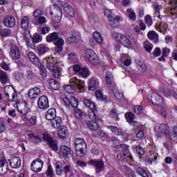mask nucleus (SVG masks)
Returning <instances> with one entry per match:
<instances>
[{
  "label": "nucleus",
  "instance_id": "nucleus-1",
  "mask_svg": "<svg viewBox=\"0 0 177 177\" xmlns=\"http://www.w3.org/2000/svg\"><path fill=\"white\" fill-rule=\"evenodd\" d=\"M18 112L23 121H26L28 127H34L37 125V116L31 113V109L27 108L26 104L18 106Z\"/></svg>",
  "mask_w": 177,
  "mask_h": 177
},
{
  "label": "nucleus",
  "instance_id": "nucleus-2",
  "mask_svg": "<svg viewBox=\"0 0 177 177\" xmlns=\"http://www.w3.org/2000/svg\"><path fill=\"white\" fill-rule=\"evenodd\" d=\"M112 35L113 38L118 41V42H120V44L123 45V46H125V48H131L132 45L136 44L135 38L132 35H122L120 33L113 32Z\"/></svg>",
  "mask_w": 177,
  "mask_h": 177
},
{
  "label": "nucleus",
  "instance_id": "nucleus-3",
  "mask_svg": "<svg viewBox=\"0 0 177 177\" xmlns=\"http://www.w3.org/2000/svg\"><path fill=\"white\" fill-rule=\"evenodd\" d=\"M85 88V82L78 80L77 77H73L70 80V84L64 86V89L66 93H73L75 89H84Z\"/></svg>",
  "mask_w": 177,
  "mask_h": 177
},
{
  "label": "nucleus",
  "instance_id": "nucleus-4",
  "mask_svg": "<svg viewBox=\"0 0 177 177\" xmlns=\"http://www.w3.org/2000/svg\"><path fill=\"white\" fill-rule=\"evenodd\" d=\"M47 42H53L55 45V52L57 53H60V52H63V45H64V40L59 37V34L57 32H54L51 34H49L46 37Z\"/></svg>",
  "mask_w": 177,
  "mask_h": 177
},
{
  "label": "nucleus",
  "instance_id": "nucleus-5",
  "mask_svg": "<svg viewBox=\"0 0 177 177\" xmlns=\"http://www.w3.org/2000/svg\"><path fill=\"white\" fill-rule=\"evenodd\" d=\"M46 59L47 62L46 67L48 70H50V71H51L53 77H54V78H59L60 75H62V69L59 68L57 63L55 62V64L53 63L55 60L52 57H48L46 58Z\"/></svg>",
  "mask_w": 177,
  "mask_h": 177
},
{
  "label": "nucleus",
  "instance_id": "nucleus-6",
  "mask_svg": "<svg viewBox=\"0 0 177 177\" xmlns=\"http://www.w3.org/2000/svg\"><path fill=\"white\" fill-rule=\"evenodd\" d=\"M84 106H86L91 111L88 113V117L91 121H97V117H96V105L93 102L88 99H85L83 101Z\"/></svg>",
  "mask_w": 177,
  "mask_h": 177
},
{
  "label": "nucleus",
  "instance_id": "nucleus-7",
  "mask_svg": "<svg viewBox=\"0 0 177 177\" xmlns=\"http://www.w3.org/2000/svg\"><path fill=\"white\" fill-rule=\"evenodd\" d=\"M120 152L118 153L117 158L119 161H124L127 157H129L130 160H133V158L129 153V150L128 149V145L125 144L121 145L119 147Z\"/></svg>",
  "mask_w": 177,
  "mask_h": 177
},
{
  "label": "nucleus",
  "instance_id": "nucleus-8",
  "mask_svg": "<svg viewBox=\"0 0 177 177\" xmlns=\"http://www.w3.org/2000/svg\"><path fill=\"white\" fill-rule=\"evenodd\" d=\"M170 133L169 127L167 124H161L158 128L155 129V135L157 138H161L162 135H164L165 138H169Z\"/></svg>",
  "mask_w": 177,
  "mask_h": 177
},
{
  "label": "nucleus",
  "instance_id": "nucleus-9",
  "mask_svg": "<svg viewBox=\"0 0 177 177\" xmlns=\"http://www.w3.org/2000/svg\"><path fill=\"white\" fill-rule=\"evenodd\" d=\"M43 139L44 142L48 143L51 150H53V151H57L59 150V144L57 143V140L53 139L52 136H50L49 133H46L43 134Z\"/></svg>",
  "mask_w": 177,
  "mask_h": 177
},
{
  "label": "nucleus",
  "instance_id": "nucleus-10",
  "mask_svg": "<svg viewBox=\"0 0 177 177\" xmlns=\"http://www.w3.org/2000/svg\"><path fill=\"white\" fill-rule=\"evenodd\" d=\"M84 53L85 58L93 66H96L97 64H99V57H97V55H96V53H95V51H93V50L86 49L85 50Z\"/></svg>",
  "mask_w": 177,
  "mask_h": 177
},
{
  "label": "nucleus",
  "instance_id": "nucleus-11",
  "mask_svg": "<svg viewBox=\"0 0 177 177\" xmlns=\"http://www.w3.org/2000/svg\"><path fill=\"white\" fill-rule=\"evenodd\" d=\"M104 15L105 16H106L109 21L110 26L113 28L117 27V23L120 21L121 17L120 16H116L115 17H114V14L113 13V12H111V10L109 9H106L104 10Z\"/></svg>",
  "mask_w": 177,
  "mask_h": 177
},
{
  "label": "nucleus",
  "instance_id": "nucleus-12",
  "mask_svg": "<svg viewBox=\"0 0 177 177\" xmlns=\"http://www.w3.org/2000/svg\"><path fill=\"white\" fill-rule=\"evenodd\" d=\"M73 71L76 74H78L80 77L82 78H88L91 75V72L87 68H82L80 65L73 66Z\"/></svg>",
  "mask_w": 177,
  "mask_h": 177
},
{
  "label": "nucleus",
  "instance_id": "nucleus-13",
  "mask_svg": "<svg viewBox=\"0 0 177 177\" xmlns=\"http://www.w3.org/2000/svg\"><path fill=\"white\" fill-rule=\"evenodd\" d=\"M88 164L95 167L96 174H100L102 171H104V162L102 159L89 160Z\"/></svg>",
  "mask_w": 177,
  "mask_h": 177
},
{
  "label": "nucleus",
  "instance_id": "nucleus-14",
  "mask_svg": "<svg viewBox=\"0 0 177 177\" xmlns=\"http://www.w3.org/2000/svg\"><path fill=\"white\" fill-rule=\"evenodd\" d=\"M86 124L87 125L88 129H90V131H97V134L99 135V136H102V133L103 132L100 129V126L99 125V124L97 123V120H89L86 122Z\"/></svg>",
  "mask_w": 177,
  "mask_h": 177
},
{
  "label": "nucleus",
  "instance_id": "nucleus-15",
  "mask_svg": "<svg viewBox=\"0 0 177 177\" xmlns=\"http://www.w3.org/2000/svg\"><path fill=\"white\" fill-rule=\"evenodd\" d=\"M149 102L154 104L155 106H161L164 101L162 100V97L158 95L157 93H152L148 97Z\"/></svg>",
  "mask_w": 177,
  "mask_h": 177
},
{
  "label": "nucleus",
  "instance_id": "nucleus-16",
  "mask_svg": "<svg viewBox=\"0 0 177 177\" xmlns=\"http://www.w3.org/2000/svg\"><path fill=\"white\" fill-rule=\"evenodd\" d=\"M37 106L41 110L49 109V100H48V97L45 95L39 97L37 100Z\"/></svg>",
  "mask_w": 177,
  "mask_h": 177
},
{
  "label": "nucleus",
  "instance_id": "nucleus-17",
  "mask_svg": "<svg viewBox=\"0 0 177 177\" xmlns=\"http://www.w3.org/2000/svg\"><path fill=\"white\" fill-rule=\"evenodd\" d=\"M42 167H44V162L38 158L32 162L30 168L33 172L38 173L42 171Z\"/></svg>",
  "mask_w": 177,
  "mask_h": 177
},
{
  "label": "nucleus",
  "instance_id": "nucleus-18",
  "mask_svg": "<svg viewBox=\"0 0 177 177\" xmlns=\"http://www.w3.org/2000/svg\"><path fill=\"white\" fill-rule=\"evenodd\" d=\"M54 15V23H60V21H62V9L60 8V7L56 6H55L54 8V12H50V16H53Z\"/></svg>",
  "mask_w": 177,
  "mask_h": 177
},
{
  "label": "nucleus",
  "instance_id": "nucleus-19",
  "mask_svg": "<svg viewBox=\"0 0 177 177\" xmlns=\"http://www.w3.org/2000/svg\"><path fill=\"white\" fill-rule=\"evenodd\" d=\"M75 149L77 157H84L86 153V143L75 145Z\"/></svg>",
  "mask_w": 177,
  "mask_h": 177
},
{
  "label": "nucleus",
  "instance_id": "nucleus-20",
  "mask_svg": "<svg viewBox=\"0 0 177 177\" xmlns=\"http://www.w3.org/2000/svg\"><path fill=\"white\" fill-rule=\"evenodd\" d=\"M3 23L6 27L12 28L16 26V19L12 16H6Z\"/></svg>",
  "mask_w": 177,
  "mask_h": 177
},
{
  "label": "nucleus",
  "instance_id": "nucleus-21",
  "mask_svg": "<svg viewBox=\"0 0 177 177\" xmlns=\"http://www.w3.org/2000/svg\"><path fill=\"white\" fill-rule=\"evenodd\" d=\"M10 56L13 60H17L20 59V50L17 46H12L10 52Z\"/></svg>",
  "mask_w": 177,
  "mask_h": 177
},
{
  "label": "nucleus",
  "instance_id": "nucleus-22",
  "mask_svg": "<svg viewBox=\"0 0 177 177\" xmlns=\"http://www.w3.org/2000/svg\"><path fill=\"white\" fill-rule=\"evenodd\" d=\"M81 39V34L78 32H74L71 36L68 38V44H77Z\"/></svg>",
  "mask_w": 177,
  "mask_h": 177
},
{
  "label": "nucleus",
  "instance_id": "nucleus-23",
  "mask_svg": "<svg viewBox=\"0 0 177 177\" xmlns=\"http://www.w3.org/2000/svg\"><path fill=\"white\" fill-rule=\"evenodd\" d=\"M39 95H41V88L38 87L30 88L28 91V96L30 99H37Z\"/></svg>",
  "mask_w": 177,
  "mask_h": 177
},
{
  "label": "nucleus",
  "instance_id": "nucleus-24",
  "mask_svg": "<svg viewBox=\"0 0 177 177\" xmlns=\"http://www.w3.org/2000/svg\"><path fill=\"white\" fill-rule=\"evenodd\" d=\"M9 161L11 168H19L21 165V160L17 156L11 157Z\"/></svg>",
  "mask_w": 177,
  "mask_h": 177
},
{
  "label": "nucleus",
  "instance_id": "nucleus-25",
  "mask_svg": "<svg viewBox=\"0 0 177 177\" xmlns=\"http://www.w3.org/2000/svg\"><path fill=\"white\" fill-rule=\"evenodd\" d=\"M171 8L170 15L171 16L172 19H176L177 17V0H171Z\"/></svg>",
  "mask_w": 177,
  "mask_h": 177
},
{
  "label": "nucleus",
  "instance_id": "nucleus-26",
  "mask_svg": "<svg viewBox=\"0 0 177 177\" xmlns=\"http://www.w3.org/2000/svg\"><path fill=\"white\" fill-rule=\"evenodd\" d=\"M60 151H61L62 156H64V157H65L66 158H68V157H70V156H71V148H70L66 145L61 146Z\"/></svg>",
  "mask_w": 177,
  "mask_h": 177
},
{
  "label": "nucleus",
  "instance_id": "nucleus-27",
  "mask_svg": "<svg viewBox=\"0 0 177 177\" xmlns=\"http://www.w3.org/2000/svg\"><path fill=\"white\" fill-rule=\"evenodd\" d=\"M6 160L3 158H0V175L3 176L6 174L7 168H6Z\"/></svg>",
  "mask_w": 177,
  "mask_h": 177
},
{
  "label": "nucleus",
  "instance_id": "nucleus-28",
  "mask_svg": "<svg viewBox=\"0 0 177 177\" xmlns=\"http://www.w3.org/2000/svg\"><path fill=\"white\" fill-rule=\"evenodd\" d=\"M56 118V109L54 108L50 109L46 113V118L48 121H52V120Z\"/></svg>",
  "mask_w": 177,
  "mask_h": 177
},
{
  "label": "nucleus",
  "instance_id": "nucleus-29",
  "mask_svg": "<svg viewBox=\"0 0 177 177\" xmlns=\"http://www.w3.org/2000/svg\"><path fill=\"white\" fill-rule=\"evenodd\" d=\"M29 60L35 66H39V59L32 52H30L28 55Z\"/></svg>",
  "mask_w": 177,
  "mask_h": 177
},
{
  "label": "nucleus",
  "instance_id": "nucleus-30",
  "mask_svg": "<svg viewBox=\"0 0 177 177\" xmlns=\"http://www.w3.org/2000/svg\"><path fill=\"white\" fill-rule=\"evenodd\" d=\"M162 93L163 96H165L166 97H171V96H172L174 99H176V100H177V93L172 89L162 91Z\"/></svg>",
  "mask_w": 177,
  "mask_h": 177
},
{
  "label": "nucleus",
  "instance_id": "nucleus-31",
  "mask_svg": "<svg viewBox=\"0 0 177 177\" xmlns=\"http://www.w3.org/2000/svg\"><path fill=\"white\" fill-rule=\"evenodd\" d=\"M58 129V136L61 139H64L68 135V130L65 126H61Z\"/></svg>",
  "mask_w": 177,
  "mask_h": 177
},
{
  "label": "nucleus",
  "instance_id": "nucleus-32",
  "mask_svg": "<svg viewBox=\"0 0 177 177\" xmlns=\"http://www.w3.org/2000/svg\"><path fill=\"white\" fill-rule=\"evenodd\" d=\"M51 121V127H53V128L59 129L60 127H62V118L60 117H55V118Z\"/></svg>",
  "mask_w": 177,
  "mask_h": 177
},
{
  "label": "nucleus",
  "instance_id": "nucleus-33",
  "mask_svg": "<svg viewBox=\"0 0 177 177\" xmlns=\"http://www.w3.org/2000/svg\"><path fill=\"white\" fill-rule=\"evenodd\" d=\"M0 82L3 85H6V84L9 82V76H8V73H6V72L0 71Z\"/></svg>",
  "mask_w": 177,
  "mask_h": 177
},
{
  "label": "nucleus",
  "instance_id": "nucleus-34",
  "mask_svg": "<svg viewBox=\"0 0 177 177\" xmlns=\"http://www.w3.org/2000/svg\"><path fill=\"white\" fill-rule=\"evenodd\" d=\"M99 83L95 78H91L88 82V87L90 91H95L97 88Z\"/></svg>",
  "mask_w": 177,
  "mask_h": 177
},
{
  "label": "nucleus",
  "instance_id": "nucleus-35",
  "mask_svg": "<svg viewBox=\"0 0 177 177\" xmlns=\"http://www.w3.org/2000/svg\"><path fill=\"white\" fill-rule=\"evenodd\" d=\"M49 85L50 88L53 89V91H57L60 89V84H59V82H56L54 79H50Z\"/></svg>",
  "mask_w": 177,
  "mask_h": 177
},
{
  "label": "nucleus",
  "instance_id": "nucleus-36",
  "mask_svg": "<svg viewBox=\"0 0 177 177\" xmlns=\"http://www.w3.org/2000/svg\"><path fill=\"white\" fill-rule=\"evenodd\" d=\"M37 52L39 55H44L46 52H49V48L45 44H40L37 46Z\"/></svg>",
  "mask_w": 177,
  "mask_h": 177
},
{
  "label": "nucleus",
  "instance_id": "nucleus-37",
  "mask_svg": "<svg viewBox=\"0 0 177 177\" xmlns=\"http://www.w3.org/2000/svg\"><path fill=\"white\" fill-rule=\"evenodd\" d=\"M55 172L57 175L60 176L63 174V164L62 162L58 161L55 163Z\"/></svg>",
  "mask_w": 177,
  "mask_h": 177
},
{
  "label": "nucleus",
  "instance_id": "nucleus-38",
  "mask_svg": "<svg viewBox=\"0 0 177 177\" xmlns=\"http://www.w3.org/2000/svg\"><path fill=\"white\" fill-rule=\"evenodd\" d=\"M127 121L129 124H133V125H135V124H137V122L133 121L135 120V115L132 112H129L125 114Z\"/></svg>",
  "mask_w": 177,
  "mask_h": 177
},
{
  "label": "nucleus",
  "instance_id": "nucleus-39",
  "mask_svg": "<svg viewBox=\"0 0 177 177\" xmlns=\"http://www.w3.org/2000/svg\"><path fill=\"white\" fill-rule=\"evenodd\" d=\"M28 23H30V19L28 17H24L21 20V27L23 30H27L28 28Z\"/></svg>",
  "mask_w": 177,
  "mask_h": 177
},
{
  "label": "nucleus",
  "instance_id": "nucleus-40",
  "mask_svg": "<svg viewBox=\"0 0 177 177\" xmlns=\"http://www.w3.org/2000/svg\"><path fill=\"white\" fill-rule=\"evenodd\" d=\"M121 59V62L124 63V66H131V57L128 56V54H123Z\"/></svg>",
  "mask_w": 177,
  "mask_h": 177
},
{
  "label": "nucleus",
  "instance_id": "nucleus-41",
  "mask_svg": "<svg viewBox=\"0 0 177 177\" xmlns=\"http://www.w3.org/2000/svg\"><path fill=\"white\" fill-rule=\"evenodd\" d=\"M63 172L65 175L73 176V167L71 165H65L63 168Z\"/></svg>",
  "mask_w": 177,
  "mask_h": 177
},
{
  "label": "nucleus",
  "instance_id": "nucleus-42",
  "mask_svg": "<svg viewBox=\"0 0 177 177\" xmlns=\"http://www.w3.org/2000/svg\"><path fill=\"white\" fill-rule=\"evenodd\" d=\"M64 11L71 17H74V9H73V7L67 5L64 7Z\"/></svg>",
  "mask_w": 177,
  "mask_h": 177
},
{
  "label": "nucleus",
  "instance_id": "nucleus-43",
  "mask_svg": "<svg viewBox=\"0 0 177 177\" xmlns=\"http://www.w3.org/2000/svg\"><path fill=\"white\" fill-rule=\"evenodd\" d=\"M88 21L90 23H92L93 24H96V23L99 22V18L97 17V15L91 13L88 15Z\"/></svg>",
  "mask_w": 177,
  "mask_h": 177
},
{
  "label": "nucleus",
  "instance_id": "nucleus-44",
  "mask_svg": "<svg viewBox=\"0 0 177 177\" xmlns=\"http://www.w3.org/2000/svg\"><path fill=\"white\" fill-rule=\"evenodd\" d=\"M127 15L131 20H133V21H135L136 20V14L135 13V11L129 8L127 10Z\"/></svg>",
  "mask_w": 177,
  "mask_h": 177
},
{
  "label": "nucleus",
  "instance_id": "nucleus-45",
  "mask_svg": "<svg viewBox=\"0 0 177 177\" xmlns=\"http://www.w3.org/2000/svg\"><path fill=\"white\" fill-rule=\"evenodd\" d=\"M148 38L155 42H157V41H158V34L154 31H150L148 32Z\"/></svg>",
  "mask_w": 177,
  "mask_h": 177
},
{
  "label": "nucleus",
  "instance_id": "nucleus-46",
  "mask_svg": "<svg viewBox=\"0 0 177 177\" xmlns=\"http://www.w3.org/2000/svg\"><path fill=\"white\" fill-rule=\"evenodd\" d=\"M29 137L31 141L33 142V143L35 145H38V143H41V142H42V139H41V138H39L38 136L30 134Z\"/></svg>",
  "mask_w": 177,
  "mask_h": 177
},
{
  "label": "nucleus",
  "instance_id": "nucleus-47",
  "mask_svg": "<svg viewBox=\"0 0 177 177\" xmlns=\"http://www.w3.org/2000/svg\"><path fill=\"white\" fill-rule=\"evenodd\" d=\"M108 129L111 131L113 133H115V135H122V130L121 129H118L113 126H109Z\"/></svg>",
  "mask_w": 177,
  "mask_h": 177
},
{
  "label": "nucleus",
  "instance_id": "nucleus-48",
  "mask_svg": "<svg viewBox=\"0 0 177 177\" xmlns=\"http://www.w3.org/2000/svg\"><path fill=\"white\" fill-rule=\"evenodd\" d=\"M93 38L97 44H102L103 43V38L102 37V35H100V33L95 32L93 33Z\"/></svg>",
  "mask_w": 177,
  "mask_h": 177
},
{
  "label": "nucleus",
  "instance_id": "nucleus-49",
  "mask_svg": "<svg viewBox=\"0 0 177 177\" xmlns=\"http://www.w3.org/2000/svg\"><path fill=\"white\" fill-rule=\"evenodd\" d=\"M106 81L108 85H111L113 84V73L111 72H107L105 76Z\"/></svg>",
  "mask_w": 177,
  "mask_h": 177
},
{
  "label": "nucleus",
  "instance_id": "nucleus-50",
  "mask_svg": "<svg viewBox=\"0 0 177 177\" xmlns=\"http://www.w3.org/2000/svg\"><path fill=\"white\" fill-rule=\"evenodd\" d=\"M167 139H169L171 142L177 143V126L174 127V133L171 136L169 134V137H167Z\"/></svg>",
  "mask_w": 177,
  "mask_h": 177
},
{
  "label": "nucleus",
  "instance_id": "nucleus-51",
  "mask_svg": "<svg viewBox=\"0 0 177 177\" xmlns=\"http://www.w3.org/2000/svg\"><path fill=\"white\" fill-rule=\"evenodd\" d=\"M137 173L142 177H149V172L142 167H138Z\"/></svg>",
  "mask_w": 177,
  "mask_h": 177
},
{
  "label": "nucleus",
  "instance_id": "nucleus-52",
  "mask_svg": "<svg viewBox=\"0 0 177 177\" xmlns=\"http://www.w3.org/2000/svg\"><path fill=\"white\" fill-rule=\"evenodd\" d=\"M133 110H134L135 114H137V115L143 114V107H142V106L136 105L135 106H133Z\"/></svg>",
  "mask_w": 177,
  "mask_h": 177
},
{
  "label": "nucleus",
  "instance_id": "nucleus-53",
  "mask_svg": "<svg viewBox=\"0 0 177 177\" xmlns=\"http://www.w3.org/2000/svg\"><path fill=\"white\" fill-rule=\"evenodd\" d=\"M10 34H12L10 29H1L0 30V35H1V37H9Z\"/></svg>",
  "mask_w": 177,
  "mask_h": 177
},
{
  "label": "nucleus",
  "instance_id": "nucleus-54",
  "mask_svg": "<svg viewBox=\"0 0 177 177\" xmlns=\"http://www.w3.org/2000/svg\"><path fill=\"white\" fill-rule=\"evenodd\" d=\"M40 75L43 80H46V68L44 66H40Z\"/></svg>",
  "mask_w": 177,
  "mask_h": 177
},
{
  "label": "nucleus",
  "instance_id": "nucleus-55",
  "mask_svg": "<svg viewBox=\"0 0 177 177\" xmlns=\"http://www.w3.org/2000/svg\"><path fill=\"white\" fill-rule=\"evenodd\" d=\"M95 96H96L97 99H99V100H106V99H107V97L104 96L103 93L100 91H96Z\"/></svg>",
  "mask_w": 177,
  "mask_h": 177
},
{
  "label": "nucleus",
  "instance_id": "nucleus-56",
  "mask_svg": "<svg viewBox=\"0 0 177 177\" xmlns=\"http://www.w3.org/2000/svg\"><path fill=\"white\" fill-rule=\"evenodd\" d=\"M114 96L118 99V100H121V99H124V94L118 90L113 91Z\"/></svg>",
  "mask_w": 177,
  "mask_h": 177
},
{
  "label": "nucleus",
  "instance_id": "nucleus-57",
  "mask_svg": "<svg viewBox=\"0 0 177 177\" xmlns=\"http://www.w3.org/2000/svg\"><path fill=\"white\" fill-rule=\"evenodd\" d=\"M5 95H6V99L10 100V102H15L16 97H17V93H16V91H14V93L12 95V99L9 98V93H5Z\"/></svg>",
  "mask_w": 177,
  "mask_h": 177
},
{
  "label": "nucleus",
  "instance_id": "nucleus-58",
  "mask_svg": "<svg viewBox=\"0 0 177 177\" xmlns=\"http://www.w3.org/2000/svg\"><path fill=\"white\" fill-rule=\"evenodd\" d=\"M42 15H44V12L39 9H37L33 12V16L35 19H39Z\"/></svg>",
  "mask_w": 177,
  "mask_h": 177
},
{
  "label": "nucleus",
  "instance_id": "nucleus-59",
  "mask_svg": "<svg viewBox=\"0 0 177 177\" xmlns=\"http://www.w3.org/2000/svg\"><path fill=\"white\" fill-rule=\"evenodd\" d=\"M46 175L48 177H53L55 176V173H53V169H52V166L49 165L48 167L47 171H46Z\"/></svg>",
  "mask_w": 177,
  "mask_h": 177
},
{
  "label": "nucleus",
  "instance_id": "nucleus-60",
  "mask_svg": "<svg viewBox=\"0 0 177 177\" xmlns=\"http://www.w3.org/2000/svg\"><path fill=\"white\" fill-rule=\"evenodd\" d=\"M26 76L28 80H32V78H35V73H34L32 71L28 70L26 71Z\"/></svg>",
  "mask_w": 177,
  "mask_h": 177
},
{
  "label": "nucleus",
  "instance_id": "nucleus-61",
  "mask_svg": "<svg viewBox=\"0 0 177 177\" xmlns=\"http://www.w3.org/2000/svg\"><path fill=\"white\" fill-rule=\"evenodd\" d=\"M33 42H35L36 44L38 42H41L42 41V37L39 35H35L32 39Z\"/></svg>",
  "mask_w": 177,
  "mask_h": 177
},
{
  "label": "nucleus",
  "instance_id": "nucleus-62",
  "mask_svg": "<svg viewBox=\"0 0 177 177\" xmlns=\"http://www.w3.org/2000/svg\"><path fill=\"white\" fill-rule=\"evenodd\" d=\"M145 23L147 24L149 26H151L153 24V20L151 19V16L150 15H147L145 17Z\"/></svg>",
  "mask_w": 177,
  "mask_h": 177
},
{
  "label": "nucleus",
  "instance_id": "nucleus-63",
  "mask_svg": "<svg viewBox=\"0 0 177 177\" xmlns=\"http://www.w3.org/2000/svg\"><path fill=\"white\" fill-rule=\"evenodd\" d=\"M136 150L138 154H140V156H143V154H145V149L140 146L136 147Z\"/></svg>",
  "mask_w": 177,
  "mask_h": 177
},
{
  "label": "nucleus",
  "instance_id": "nucleus-64",
  "mask_svg": "<svg viewBox=\"0 0 177 177\" xmlns=\"http://www.w3.org/2000/svg\"><path fill=\"white\" fill-rule=\"evenodd\" d=\"M85 143H86L85 141L82 138H76L75 140V147L78 146L80 145H84Z\"/></svg>",
  "mask_w": 177,
  "mask_h": 177
}]
</instances>
